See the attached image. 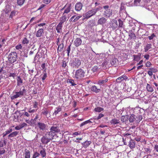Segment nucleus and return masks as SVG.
<instances>
[{"label": "nucleus", "instance_id": "obj_13", "mask_svg": "<svg viewBox=\"0 0 158 158\" xmlns=\"http://www.w3.org/2000/svg\"><path fill=\"white\" fill-rule=\"evenodd\" d=\"M45 135H47V137L50 140H51L54 139V137L56 135V134L50 131V132H48Z\"/></svg>", "mask_w": 158, "mask_h": 158}, {"label": "nucleus", "instance_id": "obj_42", "mask_svg": "<svg viewBox=\"0 0 158 158\" xmlns=\"http://www.w3.org/2000/svg\"><path fill=\"white\" fill-rule=\"evenodd\" d=\"M6 72H7L8 73H10L11 72H13V67L12 66H11L9 67H6Z\"/></svg>", "mask_w": 158, "mask_h": 158}, {"label": "nucleus", "instance_id": "obj_21", "mask_svg": "<svg viewBox=\"0 0 158 158\" xmlns=\"http://www.w3.org/2000/svg\"><path fill=\"white\" fill-rule=\"evenodd\" d=\"M91 141H86L82 143V145L85 148H86L89 146L91 144Z\"/></svg>", "mask_w": 158, "mask_h": 158}, {"label": "nucleus", "instance_id": "obj_58", "mask_svg": "<svg viewBox=\"0 0 158 158\" xmlns=\"http://www.w3.org/2000/svg\"><path fill=\"white\" fill-rule=\"evenodd\" d=\"M117 59L114 58L111 60L110 61V63L112 65H113L115 64L116 62Z\"/></svg>", "mask_w": 158, "mask_h": 158}, {"label": "nucleus", "instance_id": "obj_46", "mask_svg": "<svg viewBox=\"0 0 158 158\" xmlns=\"http://www.w3.org/2000/svg\"><path fill=\"white\" fill-rule=\"evenodd\" d=\"M67 82L71 84L72 86H74L76 85V84L74 83V80L73 79H68L67 80Z\"/></svg>", "mask_w": 158, "mask_h": 158}, {"label": "nucleus", "instance_id": "obj_57", "mask_svg": "<svg viewBox=\"0 0 158 158\" xmlns=\"http://www.w3.org/2000/svg\"><path fill=\"white\" fill-rule=\"evenodd\" d=\"M98 66H95L92 68V70L93 72L94 73L97 71L98 70Z\"/></svg>", "mask_w": 158, "mask_h": 158}, {"label": "nucleus", "instance_id": "obj_7", "mask_svg": "<svg viewBox=\"0 0 158 158\" xmlns=\"http://www.w3.org/2000/svg\"><path fill=\"white\" fill-rule=\"evenodd\" d=\"M38 103L36 101H35L33 102V108H36V109H32L31 108H30L28 110V112L30 113H34L36 112L38 108Z\"/></svg>", "mask_w": 158, "mask_h": 158}, {"label": "nucleus", "instance_id": "obj_50", "mask_svg": "<svg viewBox=\"0 0 158 158\" xmlns=\"http://www.w3.org/2000/svg\"><path fill=\"white\" fill-rule=\"evenodd\" d=\"M108 64V62L107 60H105L102 63L101 65L102 67L103 68H106Z\"/></svg>", "mask_w": 158, "mask_h": 158}, {"label": "nucleus", "instance_id": "obj_9", "mask_svg": "<svg viewBox=\"0 0 158 158\" xmlns=\"http://www.w3.org/2000/svg\"><path fill=\"white\" fill-rule=\"evenodd\" d=\"M128 78L126 75L124 74L117 78L116 80V81L118 83H120L124 81H126Z\"/></svg>", "mask_w": 158, "mask_h": 158}, {"label": "nucleus", "instance_id": "obj_60", "mask_svg": "<svg viewBox=\"0 0 158 158\" xmlns=\"http://www.w3.org/2000/svg\"><path fill=\"white\" fill-rule=\"evenodd\" d=\"M104 116V115L103 114H99L98 116L96 118H95L94 119L98 120L101 118L103 117Z\"/></svg>", "mask_w": 158, "mask_h": 158}, {"label": "nucleus", "instance_id": "obj_3", "mask_svg": "<svg viewBox=\"0 0 158 158\" xmlns=\"http://www.w3.org/2000/svg\"><path fill=\"white\" fill-rule=\"evenodd\" d=\"M8 60L10 63L15 62L17 60V54L15 52H13L10 53L8 56Z\"/></svg>", "mask_w": 158, "mask_h": 158}, {"label": "nucleus", "instance_id": "obj_62", "mask_svg": "<svg viewBox=\"0 0 158 158\" xmlns=\"http://www.w3.org/2000/svg\"><path fill=\"white\" fill-rule=\"evenodd\" d=\"M149 69L152 72L156 73L157 71V69L154 68H150Z\"/></svg>", "mask_w": 158, "mask_h": 158}, {"label": "nucleus", "instance_id": "obj_14", "mask_svg": "<svg viewBox=\"0 0 158 158\" xmlns=\"http://www.w3.org/2000/svg\"><path fill=\"white\" fill-rule=\"evenodd\" d=\"M111 27L113 30L116 29L118 27L117 21L115 19H113L111 23H110Z\"/></svg>", "mask_w": 158, "mask_h": 158}, {"label": "nucleus", "instance_id": "obj_30", "mask_svg": "<svg viewBox=\"0 0 158 158\" xmlns=\"http://www.w3.org/2000/svg\"><path fill=\"white\" fill-rule=\"evenodd\" d=\"M58 48H57V52H61L64 48V45L63 43L58 44Z\"/></svg>", "mask_w": 158, "mask_h": 158}, {"label": "nucleus", "instance_id": "obj_48", "mask_svg": "<svg viewBox=\"0 0 158 158\" xmlns=\"http://www.w3.org/2000/svg\"><path fill=\"white\" fill-rule=\"evenodd\" d=\"M48 113V111L46 108H45L42 110V111L41 113L42 114L47 115Z\"/></svg>", "mask_w": 158, "mask_h": 158}, {"label": "nucleus", "instance_id": "obj_37", "mask_svg": "<svg viewBox=\"0 0 158 158\" xmlns=\"http://www.w3.org/2000/svg\"><path fill=\"white\" fill-rule=\"evenodd\" d=\"M108 80L107 78L104 80H100L98 81V83L100 85H102L107 82Z\"/></svg>", "mask_w": 158, "mask_h": 158}, {"label": "nucleus", "instance_id": "obj_53", "mask_svg": "<svg viewBox=\"0 0 158 158\" xmlns=\"http://www.w3.org/2000/svg\"><path fill=\"white\" fill-rule=\"evenodd\" d=\"M43 73H44L43 77H42L43 81L47 77V73H46V69L44 70Z\"/></svg>", "mask_w": 158, "mask_h": 158}, {"label": "nucleus", "instance_id": "obj_34", "mask_svg": "<svg viewBox=\"0 0 158 158\" xmlns=\"http://www.w3.org/2000/svg\"><path fill=\"white\" fill-rule=\"evenodd\" d=\"M61 110V108L60 107H56L55 108L54 112L53 113V115L56 116L57 114Z\"/></svg>", "mask_w": 158, "mask_h": 158}, {"label": "nucleus", "instance_id": "obj_49", "mask_svg": "<svg viewBox=\"0 0 158 158\" xmlns=\"http://www.w3.org/2000/svg\"><path fill=\"white\" fill-rule=\"evenodd\" d=\"M13 72H11L10 73H9V74L8 76V77H12L14 78H15V77L16 76V73L15 72L13 73Z\"/></svg>", "mask_w": 158, "mask_h": 158}, {"label": "nucleus", "instance_id": "obj_38", "mask_svg": "<svg viewBox=\"0 0 158 158\" xmlns=\"http://www.w3.org/2000/svg\"><path fill=\"white\" fill-rule=\"evenodd\" d=\"M19 133V132L16 131L11 132L8 135V137H13L16 136L18 135Z\"/></svg>", "mask_w": 158, "mask_h": 158}, {"label": "nucleus", "instance_id": "obj_31", "mask_svg": "<svg viewBox=\"0 0 158 158\" xmlns=\"http://www.w3.org/2000/svg\"><path fill=\"white\" fill-rule=\"evenodd\" d=\"M120 122L119 120L115 118L112 119L110 121V123L115 125L118 124Z\"/></svg>", "mask_w": 158, "mask_h": 158}, {"label": "nucleus", "instance_id": "obj_36", "mask_svg": "<svg viewBox=\"0 0 158 158\" xmlns=\"http://www.w3.org/2000/svg\"><path fill=\"white\" fill-rule=\"evenodd\" d=\"M134 59V61H138L141 59V54L139 55H133Z\"/></svg>", "mask_w": 158, "mask_h": 158}, {"label": "nucleus", "instance_id": "obj_20", "mask_svg": "<svg viewBox=\"0 0 158 158\" xmlns=\"http://www.w3.org/2000/svg\"><path fill=\"white\" fill-rule=\"evenodd\" d=\"M40 154L42 156V157L44 158L46 156V152L45 149L44 148H43V147L40 149Z\"/></svg>", "mask_w": 158, "mask_h": 158}, {"label": "nucleus", "instance_id": "obj_8", "mask_svg": "<svg viewBox=\"0 0 158 158\" xmlns=\"http://www.w3.org/2000/svg\"><path fill=\"white\" fill-rule=\"evenodd\" d=\"M81 64V61L78 58H75L72 63L71 64V65L73 67H78Z\"/></svg>", "mask_w": 158, "mask_h": 158}, {"label": "nucleus", "instance_id": "obj_56", "mask_svg": "<svg viewBox=\"0 0 158 158\" xmlns=\"http://www.w3.org/2000/svg\"><path fill=\"white\" fill-rule=\"evenodd\" d=\"M40 155V154L37 152H35L33 155L32 158H36L38 157Z\"/></svg>", "mask_w": 158, "mask_h": 158}, {"label": "nucleus", "instance_id": "obj_22", "mask_svg": "<svg viewBox=\"0 0 158 158\" xmlns=\"http://www.w3.org/2000/svg\"><path fill=\"white\" fill-rule=\"evenodd\" d=\"M154 154L158 156V143L155 145L154 147Z\"/></svg>", "mask_w": 158, "mask_h": 158}, {"label": "nucleus", "instance_id": "obj_15", "mask_svg": "<svg viewBox=\"0 0 158 158\" xmlns=\"http://www.w3.org/2000/svg\"><path fill=\"white\" fill-rule=\"evenodd\" d=\"M82 4L81 2H78L75 4V9L76 11H79L82 9Z\"/></svg>", "mask_w": 158, "mask_h": 158}, {"label": "nucleus", "instance_id": "obj_5", "mask_svg": "<svg viewBox=\"0 0 158 158\" xmlns=\"http://www.w3.org/2000/svg\"><path fill=\"white\" fill-rule=\"evenodd\" d=\"M71 4H69L67 3L62 9H61V10H62L64 9V11L63 13V15L68 14L70 12L71 9Z\"/></svg>", "mask_w": 158, "mask_h": 158}, {"label": "nucleus", "instance_id": "obj_40", "mask_svg": "<svg viewBox=\"0 0 158 158\" xmlns=\"http://www.w3.org/2000/svg\"><path fill=\"white\" fill-rule=\"evenodd\" d=\"M6 67L4 66H0V73H6Z\"/></svg>", "mask_w": 158, "mask_h": 158}, {"label": "nucleus", "instance_id": "obj_24", "mask_svg": "<svg viewBox=\"0 0 158 158\" xmlns=\"http://www.w3.org/2000/svg\"><path fill=\"white\" fill-rule=\"evenodd\" d=\"M90 89L91 91L96 93H98L100 91V89H98L97 87L94 85L92 86L91 87Z\"/></svg>", "mask_w": 158, "mask_h": 158}, {"label": "nucleus", "instance_id": "obj_12", "mask_svg": "<svg viewBox=\"0 0 158 158\" xmlns=\"http://www.w3.org/2000/svg\"><path fill=\"white\" fill-rule=\"evenodd\" d=\"M107 22V19L105 17H102L100 18L98 21V24L103 25Z\"/></svg>", "mask_w": 158, "mask_h": 158}, {"label": "nucleus", "instance_id": "obj_33", "mask_svg": "<svg viewBox=\"0 0 158 158\" xmlns=\"http://www.w3.org/2000/svg\"><path fill=\"white\" fill-rule=\"evenodd\" d=\"M64 15L62 16L60 18V23H61L63 24L67 20V17L66 15Z\"/></svg>", "mask_w": 158, "mask_h": 158}, {"label": "nucleus", "instance_id": "obj_28", "mask_svg": "<svg viewBox=\"0 0 158 158\" xmlns=\"http://www.w3.org/2000/svg\"><path fill=\"white\" fill-rule=\"evenodd\" d=\"M62 24L61 23H59L58 24L56 28V30L58 33H60L61 31L62 27Z\"/></svg>", "mask_w": 158, "mask_h": 158}, {"label": "nucleus", "instance_id": "obj_10", "mask_svg": "<svg viewBox=\"0 0 158 158\" xmlns=\"http://www.w3.org/2000/svg\"><path fill=\"white\" fill-rule=\"evenodd\" d=\"M37 126L40 130L44 131L46 129V124L43 123L39 122L38 123Z\"/></svg>", "mask_w": 158, "mask_h": 158}, {"label": "nucleus", "instance_id": "obj_26", "mask_svg": "<svg viewBox=\"0 0 158 158\" xmlns=\"http://www.w3.org/2000/svg\"><path fill=\"white\" fill-rule=\"evenodd\" d=\"M143 118V117L142 115H138L137 116L135 115V122L136 123H139L140 121L142 120Z\"/></svg>", "mask_w": 158, "mask_h": 158}, {"label": "nucleus", "instance_id": "obj_2", "mask_svg": "<svg viewBox=\"0 0 158 158\" xmlns=\"http://www.w3.org/2000/svg\"><path fill=\"white\" fill-rule=\"evenodd\" d=\"M85 74V71L81 68H80L76 70L75 77L77 79L80 80L84 77Z\"/></svg>", "mask_w": 158, "mask_h": 158}, {"label": "nucleus", "instance_id": "obj_61", "mask_svg": "<svg viewBox=\"0 0 158 158\" xmlns=\"http://www.w3.org/2000/svg\"><path fill=\"white\" fill-rule=\"evenodd\" d=\"M22 46L21 44H19L15 47V48L17 50H19L22 49Z\"/></svg>", "mask_w": 158, "mask_h": 158}, {"label": "nucleus", "instance_id": "obj_17", "mask_svg": "<svg viewBox=\"0 0 158 158\" xmlns=\"http://www.w3.org/2000/svg\"><path fill=\"white\" fill-rule=\"evenodd\" d=\"M49 139L47 137V135H44L41 138V142L43 144H47L50 141Z\"/></svg>", "mask_w": 158, "mask_h": 158}, {"label": "nucleus", "instance_id": "obj_19", "mask_svg": "<svg viewBox=\"0 0 158 158\" xmlns=\"http://www.w3.org/2000/svg\"><path fill=\"white\" fill-rule=\"evenodd\" d=\"M82 17L81 15L76 16V15L73 16L69 19V21L76 22L80 18Z\"/></svg>", "mask_w": 158, "mask_h": 158}, {"label": "nucleus", "instance_id": "obj_43", "mask_svg": "<svg viewBox=\"0 0 158 158\" xmlns=\"http://www.w3.org/2000/svg\"><path fill=\"white\" fill-rule=\"evenodd\" d=\"M29 40L26 37L23 38L22 41V44H27L29 43Z\"/></svg>", "mask_w": 158, "mask_h": 158}, {"label": "nucleus", "instance_id": "obj_27", "mask_svg": "<svg viewBox=\"0 0 158 158\" xmlns=\"http://www.w3.org/2000/svg\"><path fill=\"white\" fill-rule=\"evenodd\" d=\"M129 36L131 39H135L136 37L135 34L132 32V30L129 31Z\"/></svg>", "mask_w": 158, "mask_h": 158}, {"label": "nucleus", "instance_id": "obj_45", "mask_svg": "<svg viewBox=\"0 0 158 158\" xmlns=\"http://www.w3.org/2000/svg\"><path fill=\"white\" fill-rule=\"evenodd\" d=\"M94 111L96 112H100L104 110V109L102 108L101 107H98L94 109Z\"/></svg>", "mask_w": 158, "mask_h": 158}, {"label": "nucleus", "instance_id": "obj_16", "mask_svg": "<svg viewBox=\"0 0 158 158\" xmlns=\"http://www.w3.org/2000/svg\"><path fill=\"white\" fill-rule=\"evenodd\" d=\"M82 42V40L80 38H77L74 40V44L75 47H78L81 45Z\"/></svg>", "mask_w": 158, "mask_h": 158}, {"label": "nucleus", "instance_id": "obj_52", "mask_svg": "<svg viewBox=\"0 0 158 158\" xmlns=\"http://www.w3.org/2000/svg\"><path fill=\"white\" fill-rule=\"evenodd\" d=\"M17 3L19 6L23 5L25 2V0H17Z\"/></svg>", "mask_w": 158, "mask_h": 158}, {"label": "nucleus", "instance_id": "obj_44", "mask_svg": "<svg viewBox=\"0 0 158 158\" xmlns=\"http://www.w3.org/2000/svg\"><path fill=\"white\" fill-rule=\"evenodd\" d=\"M15 94L12 96L11 97V99L12 100H13L19 97L20 96L19 94V93H17V92H16L15 93Z\"/></svg>", "mask_w": 158, "mask_h": 158}, {"label": "nucleus", "instance_id": "obj_11", "mask_svg": "<svg viewBox=\"0 0 158 158\" xmlns=\"http://www.w3.org/2000/svg\"><path fill=\"white\" fill-rule=\"evenodd\" d=\"M44 30L43 28H40L36 32L35 36L37 37H41L43 36L44 34Z\"/></svg>", "mask_w": 158, "mask_h": 158}, {"label": "nucleus", "instance_id": "obj_1", "mask_svg": "<svg viewBox=\"0 0 158 158\" xmlns=\"http://www.w3.org/2000/svg\"><path fill=\"white\" fill-rule=\"evenodd\" d=\"M103 8L104 10L103 14L104 17L106 18L110 17L113 14L112 10L109 8V6L108 5L104 6Z\"/></svg>", "mask_w": 158, "mask_h": 158}, {"label": "nucleus", "instance_id": "obj_35", "mask_svg": "<svg viewBox=\"0 0 158 158\" xmlns=\"http://www.w3.org/2000/svg\"><path fill=\"white\" fill-rule=\"evenodd\" d=\"M146 89L148 92H152L154 91V89L152 86L148 83L147 85Z\"/></svg>", "mask_w": 158, "mask_h": 158}, {"label": "nucleus", "instance_id": "obj_32", "mask_svg": "<svg viewBox=\"0 0 158 158\" xmlns=\"http://www.w3.org/2000/svg\"><path fill=\"white\" fill-rule=\"evenodd\" d=\"M152 44H147L144 47V50L145 52H147L150 49L152 48Z\"/></svg>", "mask_w": 158, "mask_h": 158}, {"label": "nucleus", "instance_id": "obj_25", "mask_svg": "<svg viewBox=\"0 0 158 158\" xmlns=\"http://www.w3.org/2000/svg\"><path fill=\"white\" fill-rule=\"evenodd\" d=\"M24 156H25V158H30V151L27 149H25V153L24 154Z\"/></svg>", "mask_w": 158, "mask_h": 158}, {"label": "nucleus", "instance_id": "obj_23", "mask_svg": "<svg viewBox=\"0 0 158 158\" xmlns=\"http://www.w3.org/2000/svg\"><path fill=\"white\" fill-rule=\"evenodd\" d=\"M17 85L20 86L22 85L23 83V80L21 77L19 76H18L17 77Z\"/></svg>", "mask_w": 158, "mask_h": 158}, {"label": "nucleus", "instance_id": "obj_39", "mask_svg": "<svg viewBox=\"0 0 158 158\" xmlns=\"http://www.w3.org/2000/svg\"><path fill=\"white\" fill-rule=\"evenodd\" d=\"M92 119H93V118H91L90 119L88 120H86V121L81 123V124L80 125V127H82L84 125L89 123H92V122H91L90 121V120H92Z\"/></svg>", "mask_w": 158, "mask_h": 158}, {"label": "nucleus", "instance_id": "obj_29", "mask_svg": "<svg viewBox=\"0 0 158 158\" xmlns=\"http://www.w3.org/2000/svg\"><path fill=\"white\" fill-rule=\"evenodd\" d=\"M129 146L131 149H133L135 148V143L134 141L132 139H131L129 144Z\"/></svg>", "mask_w": 158, "mask_h": 158}, {"label": "nucleus", "instance_id": "obj_4", "mask_svg": "<svg viewBox=\"0 0 158 158\" xmlns=\"http://www.w3.org/2000/svg\"><path fill=\"white\" fill-rule=\"evenodd\" d=\"M97 10L96 9H93L89 10L88 11L85 13V18L86 19H88L90 18L91 17L95 15L97 12Z\"/></svg>", "mask_w": 158, "mask_h": 158}, {"label": "nucleus", "instance_id": "obj_41", "mask_svg": "<svg viewBox=\"0 0 158 158\" xmlns=\"http://www.w3.org/2000/svg\"><path fill=\"white\" fill-rule=\"evenodd\" d=\"M135 115L134 114H131L129 118V120L130 122L133 123L135 121Z\"/></svg>", "mask_w": 158, "mask_h": 158}, {"label": "nucleus", "instance_id": "obj_51", "mask_svg": "<svg viewBox=\"0 0 158 158\" xmlns=\"http://www.w3.org/2000/svg\"><path fill=\"white\" fill-rule=\"evenodd\" d=\"M20 127V129L26 127L27 126V124L25 123H22L18 125Z\"/></svg>", "mask_w": 158, "mask_h": 158}, {"label": "nucleus", "instance_id": "obj_6", "mask_svg": "<svg viewBox=\"0 0 158 158\" xmlns=\"http://www.w3.org/2000/svg\"><path fill=\"white\" fill-rule=\"evenodd\" d=\"M50 131L55 134L56 133H60L61 130L59 128V127L56 124L54 125L50 128Z\"/></svg>", "mask_w": 158, "mask_h": 158}, {"label": "nucleus", "instance_id": "obj_47", "mask_svg": "<svg viewBox=\"0 0 158 158\" xmlns=\"http://www.w3.org/2000/svg\"><path fill=\"white\" fill-rule=\"evenodd\" d=\"M118 27L122 28L123 26V21L120 19H118Z\"/></svg>", "mask_w": 158, "mask_h": 158}, {"label": "nucleus", "instance_id": "obj_64", "mask_svg": "<svg viewBox=\"0 0 158 158\" xmlns=\"http://www.w3.org/2000/svg\"><path fill=\"white\" fill-rule=\"evenodd\" d=\"M6 151L4 148L1 149L0 150V155L4 154L5 152Z\"/></svg>", "mask_w": 158, "mask_h": 158}, {"label": "nucleus", "instance_id": "obj_54", "mask_svg": "<svg viewBox=\"0 0 158 158\" xmlns=\"http://www.w3.org/2000/svg\"><path fill=\"white\" fill-rule=\"evenodd\" d=\"M72 44V43H70V45L68 46V47L66 51L67 52V55L68 56H69V54L70 52V51L71 50V47Z\"/></svg>", "mask_w": 158, "mask_h": 158}, {"label": "nucleus", "instance_id": "obj_63", "mask_svg": "<svg viewBox=\"0 0 158 158\" xmlns=\"http://www.w3.org/2000/svg\"><path fill=\"white\" fill-rule=\"evenodd\" d=\"M141 0H134V4L137 6L138 4H139Z\"/></svg>", "mask_w": 158, "mask_h": 158}, {"label": "nucleus", "instance_id": "obj_18", "mask_svg": "<svg viewBox=\"0 0 158 158\" xmlns=\"http://www.w3.org/2000/svg\"><path fill=\"white\" fill-rule=\"evenodd\" d=\"M25 122L31 126L36 124V121L34 119H31L30 120H26Z\"/></svg>", "mask_w": 158, "mask_h": 158}, {"label": "nucleus", "instance_id": "obj_55", "mask_svg": "<svg viewBox=\"0 0 158 158\" xmlns=\"http://www.w3.org/2000/svg\"><path fill=\"white\" fill-rule=\"evenodd\" d=\"M25 91V89L24 88L23 89L22 91H20L19 92H17V93H19V94L20 96H23V95Z\"/></svg>", "mask_w": 158, "mask_h": 158}, {"label": "nucleus", "instance_id": "obj_59", "mask_svg": "<svg viewBox=\"0 0 158 158\" xmlns=\"http://www.w3.org/2000/svg\"><path fill=\"white\" fill-rule=\"evenodd\" d=\"M121 121L123 122H125L127 121V119L126 116H122L121 118Z\"/></svg>", "mask_w": 158, "mask_h": 158}]
</instances>
